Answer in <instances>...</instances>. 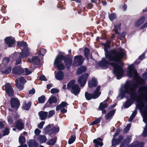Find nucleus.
Returning a JSON list of instances; mask_svg holds the SVG:
<instances>
[{
    "label": "nucleus",
    "instance_id": "40",
    "mask_svg": "<svg viewBox=\"0 0 147 147\" xmlns=\"http://www.w3.org/2000/svg\"><path fill=\"white\" fill-rule=\"evenodd\" d=\"M100 88V86H98L96 88L95 90L93 92L94 93L96 94V96H98V97L100 96L101 92H99Z\"/></svg>",
    "mask_w": 147,
    "mask_h": 147
},
{
    "label": "nucleus",
    "instance_id": "2",
    "mask_svg": "<svg viewBox=\"0 0 147 147\" xmlns=\"http://www.w3.org/2000/svg\"><path fill=\"white\" fill-rule=\"evenodd\" d=\"M102 44L104 45V50L105 53V57L107 59H109V61L120 63L121 59L125 55L123 49L120 48L119 51L114 49L108 51V49L110 48V46L105 44Z\"/></svg>",
    "mask_w": 147,
    "mask_h": 147
},
{
    "label": "nucleus",
    "instance_id": "43",
    "mask_svg": "<svg viewBox=\"0 0 147 147\" xmlns=\"http://www.w3.org/2000/svg\"><path fill=\"white\" fill-rule=\"evenodd\" d=\"M19 142L21 145H22L26 142V139L24 137L20 136L19 138Z\"/></svg>",
    "mask_w": 147,
    "mask_h": 147
},
{
    "label": "nucleus",
    "instance_id": "59",
    "mask_svg": "<svg viewBox=\"0 0 147 147\" xmlns=\"http://www.w3.org/2000/svg\"><path fill=\"white\" fill-rule=\"evenodd\" d=\"M35 92V89L34 88H32V90H30L29 91V94H33Z\"/></svg>",
    "mask_w": 147,
    "mask_h": 147
},
{
    "label": "nucleus",
    "instance_id": "10",
    "mask_svg": "<svg viewBox=\"0 0 147 147\" xmlns=\"http://www.w3.org/2000/svg\"><path fill=\"white\" fill-rule=\"evenodd\" d=\"M24 72V69L21 66H17L14 67L12 69V73L14 75H20Z\"/></svg>",
    "mask_w": 147,
    "mask_h": 147
},
{
    "label": "nucleus",
    "instance_id": "58",
    "mask_svg": "<svg viewBox=\"0 0 147 147\" xmlns=\"http://www.w3.org/2000/svg\"><path fill=\"white\" fill-rule=\"evenodd\" d=\"M145 55L144 53H143L141 55L139 56L138 57V59L140 60L141 61L142 60L144 59L145 58Z\"/></svg>",
    "mask_w": 147,
    "mask_h": 147
},
{
    "label": "nucleus",
    "instance_id": "36",
    "mask_svg": "<svg viewBox=\"0 0 147 147\" xmlns=\"http://www.w3.org/2000/svg\"><path fill=\"white\" fill-rule=\"evenodd\" d=\"M146 123V122H147V117L145 119L143 120ZM142 136L144 137H146L147 136V124H146V126L144 129L143 131Z\"/></svg>",
    "mask_w": 147,
    "mask_h": 147
},
{
    "label": "nucleus",
    "instance_id": "50",
    "mask_svg": "<svg viewBox=\"0 0 147 147\" xmlns=\"http://www.w3.org/2000/svg\"><path fill=\"white\" fill-rule=\"evenodd\" d=\"M59 92V90L58 89L53 88L51 89L50 92L52 94L58 93Z\"/></svg>",
    "mask_w": 147,
    "mask_h": 147
},
{
    "label": "nucleus",
    "instance_id": "12",
    "mask_svg": "<svg viewBox=\"0 0 147 147\" xmlns=\"http://www.w3.org/2000/svg\"><path fill=\"white\" fill-rule=\"evenodd\" d=\"M6 44L8 45L9 47H13L15 43V39L12 37H6L4 40Z\"/></svg>",
    "mask_w": 147,
    "mask_h": 147
},
{
    "label": "nucleus",
    "instance_id": "20",
    "mask_svg": "<svg viewBox=\"0 0 147 147\" xmlns=\"http://www.w3.org/2000/svg\"><path fill=\"white\" fill-rule=\"evenodd\" d=\"M56 71H55V76L56 79L59 80H63L64 78V74L63 71H58L57 73H56Z\"/></svg>",
    "mask_w": 147,
    "mask_h": 147
},
{
    "label": "nucleus",
    "instance_id": "48",
    "mask_svg": "<svg viewBox=\"0 0 147 147\" xmlns=\"http://www.w3.org/2000/svg\"><path fill=\"white\" fill-rule=\"evenodd\" d=\"M3 136L8 135L9 133V129L7 127H5V129L3 131Z\"/></svg>",
    "mask_w": 147,
    "mask_h": 147
},
{
    "label": "nucleus",
    "instance_id": "25",
    "mask_svg": "<svg viewBox=\"0 0 147 147\" xmlns=\"http://www.w3.org/2000/svg\"><path fill=\"white\" fill-rule=\"evenodd\" d=\"M79 67L77 70V74L78 75H80L82 74L83 73L85 72L87 70V68L86 67L81 65Z\"/></svg>",
    "mask_w": 147,
    "mask_h": 147
},
{
    "label": "nucleus",
    "instance_id": "11",
    "mask_svg": "<svg viewBox=\"0 0 147 147\" xmlns=\"http://www.w3.org/2000/svg\"><path fill=\"white\" fill-rule=\"evenodd\" d=\"M138 92L141 95L144 96L146 101H147V86L140 87L138 89Z\"/></svg>",
    "mask_w": 147,
    "mask_h": 147
},
{
    "label": "nucleus",
    "instance_id": "9",
    "mask_svg": "<svg viewBox=\"0 0 147 147\" xmlns=\"http://www.w3.org/2000/svg\"><path fill=\"white\" fill-rule=\"evenodd\" d=\"M11 107L12 108L17 110L20 106V101L18 98H13L10 102Z\"/></svg>",
    "mask_w": 147,
    "mask_h": 147
},
{
    "label": "nucleus",
    "instance_id": "64",
    "mask_svg": "<svg viewBox=\"0 0 147 147\" xmlns=\"http://www.w3.org/2000/svg\"><path fill=\"white\" fill-rule=\"evenodd\" d=\"M142 76L145 80H147V71L144 72Z\"/></svg>",
    "mask_w": 147,
    "mask_h": 147
},
{
    "label": "nucleus",
    "instance_id": "4",
    "mask_svg": "<svg viewBox=\"0 0 147 147\" xmlns=\"http://www.w3.org/2000/svg\"><path fill=\"white\" fill-rule=\"evenodd\" d=\"M106 57H103L101 60L98 63V65L100 67H106L107 68L109 65H110L113 67V73L116 77L117 79L118 80L120 79L124 73V70L122 66H120L118 65V63L115 62H109V61H107Z\"/></svg>",
    "mask_w": 147,
    "mask_h": 147
},
{
    "label": "nucleus",
    "instance_id": "54",
    "mask_svg": "<svg viewBox=\"0 0 147 147\" xmlns=\"http://www.w3.org/2000/svg\"><path fill=\"white\" fill-rule=\"evenodd\" d=\"M52 104H51L50 102L48 101L45 104L44 106V109L45 108L51 107L52 106Z\"/></svg>",
    "mask_w": 147,
    "mask_h": 147
},
{
    "label": "nucleus",
    "instance_id": "51",
    "mask_svg": "<svg viewBox=\"0 0 147 147\" xmlns=\"http://www.w3.org/2000/svg\"><path fill=\"white\" fill-rule=\"evenodd\" d=\"M19 82L21 83L24 84L26 82L25 79L24 77H21L18 78Z\"/></svg>",
    "mask_w": 147,
    "mask_h": 147
},
{
    "label": "nucleus",
    "instance_id": "13",
    "mask_svg": "<svg viewBox=\"0 0 147 147\" xmlns=\"http://www.w3.org/2000/svg\"><path fill=\"white\" fill-rule=\"evenodd\" d=\"M28 62L32 63L33 65H40V60L37 56H35L32 59H29L27 60Z\"/></svg>",
    "mask_w": 147,
    "mask_h": 147
},
{
    "label": "nucleus",
    "instance_id": "22",
    "mask_svg": "<svg viewBox=\"0 0 147 147\" xmlns=\"http://www.w3.org/2000/svg\"><path fill=\"white\" fill-rule=\"evenodd\" d=\"M48 113L47 112L41 111L38 112V115L41 120H45L47 117Z\"/></svg>",
    "mask_w": 147,
    "mask_h": 147
},
{
    "label": "nucleus",
    "instance_id": "38",
    "mask_svg": "<svg viewBox=\"0 0 147 147\" xmlns=\"http://www.w3.org/2000/svg\"><path fill=\"white\" fill-rule=\"evenodd\" d=\"M48 101L50 102L51 104L53 103H56L57 102V99L55 96H51L49 98Z\"/></svg>",
    "mask_w": 147,
    "mask_h": 147
},
{
    "label": "nucleus",
    "instance_id": "45",
    "mask_svg": "<svg viewBox=\"0 0 147 147\" xmlns=\"http://www.w3.org/2000/svg\"><path fill=\"white\" fill-rule=\"evenodd\" d=\"M59 127H56L54 126L51 129V131H52V132L50 133L49 135V136L51 135L53 133H57L59 131Z\"/></svg>",
    "mask_w": 147,
    "mask_h": 147
},
{
    "label": "nucleus",
    "instance_id": "16",
    "mask_svg": "<svg viewBox=\"0 0 147 147\" xmlns=\"http://www.w3.org/2000/svg\"><path fill=\"white\" fill-rule=\"evenodd\" d=\"M21 57L25 58L29 56L30 54V52L27 47H24V49L22 50V51L19 53Z\"/></svg>",
    "mask_w": 147,
    "mask_h": 147
},
{
    "label": "nucleus",
    "instance_id": "44",
    "mask_svg": "<svg viewBox=\"0 0 147 147\" xmlns=\"http://www.w3.org/2000/svg\"><path fill=\"white\" fill-rule=\"evenodd\" d=\"M17 45L20 47H22L24 46V47H27V44L26 42L24 41L18 42L17 43Z\"/></svg>",
    "mask_w": 147,
    "mask_h": 147
},
{
    "label": "nucleus",
    "instance_id": "18",
    "mask_svg": "<svg viewBox=\"0 0 147 147\" xmlns=\"http://www.w3.org/2000/svg\"><path fill=\"white\" fill-rule=\"evenodd\" d=\"M85 96L87 100H89L92 98L96 99L98 98V96H96L93 92V94L89 93L87 92H86L85 94Z\"/></svg>",
    "mask_w": 147,
    "mask_h": 147
},
{
    "label": "nucleus",
    "instance_id": "37",
    "mask_svg": "<svg viewBox=\"0 0 147 147\" xmlns=\"http://www.w3.org/2000/svg\"><path fill=\"white\" fill-rule=\"evenodd\" d=\"M102 119V117H100L97 118L94 121H93L90 124V125H97L100 122L101 120Z\"/></svg>",
    "mask_w": 147,
    "mask_h": 147
},
{
    "label": "nucleus",
    "instance_id": "33",
    "mask_svg": "<svg viewBox=\"0 0 147 147\" xmlns=\"http://www.w3.org/2000/svg\"><path fill=\"white\" fill-rule=\"evenodd\" d=\"M75 83V80H71L69 81L67 85V88L68 90H69L70 88L71 89V87L74 85Z\"/></svg>",
    "mask_w": 147,
    "mask_h": 147
},
{
    "label": "nucleus",
    "instance_id": "57",
    "mask_svg": "<svg viewBox=\"0 0 147 147\" xmlns=\"http://www.w3.org/2000/svg\"><path fill=\"white\" fill-rule=\"evenodd\" d=\"M136 142L137 147H144V143L143 142Z\"/></svg>",
    "mask_w": 147,
    "mask_h": 147
},
{
    "label": "nucleus",
    "instance_id": "23",
    "mask_svg": "<svg viewBox=\"0 0 147 147\" xmlns=\"http://www.w3.org/2000/svg\"><path fill=\"white\" fill-rule=\"evenodd\" d=\"M27 144L29 147H38L39 145L38 143L34 140H30Z\"/></svg>",
    "mask_w": 147,
    "mask_h": 147
},
{
    "label": "nucleus",
    "instance_id": "17",
    "mask_svg": "<svg viewBox=\"0 0 147 147\" xmlns=\"http://www.w3.org/2000/svg\"><path fill=\"white\" fill-rule=\"evenodd\" d=\"M22 120L21 119L18 120L15 124L16 127L19 131L22 130L24 127V124L22 122Z\"/></svg>",
    "mask_w": 147,
    "mask_h": 147
},
{
    "label": "nucleus",
    "instance_id": "53",
    "mask_svg": "<svg viewBox=\"0 0 147 147\" xmlns=\"http://www.w3.org/2000/svg\"><path fill=\"white\" fill-rule=\"evenodd\" d=\"M38 79L40 80L41 81H46L47 80L45 76L43 75H41L40 76Z\"/></svg>",
    "mask_w": 147,
    "mask_h": 147
},
{
    "label": "nucleus",
    "instance_id": "5",
    "mask_svg": "<svg viewBox=\"0 0 147 147\" xmlns=\"http://www.w3.org/2000/svg\"><path fill=\"white\" fill-rule=\"evenodd\" d=\"M120 129L119 128L116 129V131L113 135V138L112 140V146L115 147L120 143V147H126L131 142V138L130 136H127L123 139V136L121 135L119 136L117 138L115 137L118 136L120 133Z\"/></svg>",
    "mask_w": 147,
    "mask_h": 147
},
{
    "label": "nucleus",
    "instance_id": "1",
    "mask_svg": "<svg viewBox=\"0 0 147 147\" xmlns=\"http://www.w3.org/2000/svg\"><path fill=\"white\" fill-rule=\"evenodd\" d=\"M128 69L127 74L128 76L131 78L133 77L136 79V80L133 86H131L130 82L126 83L124 87V90L121 92V99L125 96V94H129L130 96L129 99L134 102L135 101L137 100L139 98V96L137 93L136 89L144 84V80L139 76L137 70L134 68L133 64L129 66Z\"/></svg>",
    "mask_w": 147,
    "mask_h": 147
},
{
    "label": "nucleus",
    "instance_id": "24",
    "mask_svg": "<svg viewBox=\"0 0 147 147\" xmlns=\"http://www.w3.org/2000/svg\"><path fill=\"white\" fill-rule=\"evenodd\" d=\"M145 16H142L135 22L134 24L135 26L136 27H138L141 26L143 23L145 21Z\"/></svg>",
    "mask_w": 147,
    "mask_h": 147
},
{
    "label": "nucleus",
    "instance_id": "41",
    "mask_svg": "<svg viewBox=\"0 0 147 147\" xmlns=\"http://www.w3.org/2000/svg\"><path fill=\"white\" fill-rule=\"evenodd\" d=\"M90 52V50L89 48L87 47H85L84 51V56L87 59H88V56Z\"/></svg>",
    "mask_w": 147,
    "mask_h": 147
},
{
    "label": "nucleus",
    "instance_id": "8",
    "mask_svg": "<svg viewBox=\"0 0 147 147\" xmlns=\"http://www.w3.org/2000/svg\"><path fill=\"white\" fill-rule=\"evenodd\" d=\"M88 76L89 74L88 73H85L79 77L78 82L80 84L81 87H83L85 85Z\"/></svg>",
    "mask_w": 147,
    "mask_h": 147
},
{
    "label": "nucleus",
    "instance_id": "7",
    "mask_svg": "<svg viewBox=\"0 0 147 147\" xmlns=\"http://www.w3.org/2000/svg\"><path fill=\"white\" fill-rule=\"evenodd\" d=\"M85 59V58L81 55H76L74 57L73 65L75 67L81 66Z\"/></svg>",
    "mask_w": 147,
    "mask_h": 147
},
{
    "label": "nucleus",
    "instance_id": "34",
    "mask_svg": "<svg viewBox=\"0 0 147 147\" xmlns=\"http://www.w3.org/2000/svg\"><path fill=\"white\" fill-rule=\"evenodd\" d=\"M51 125L49 124L46 127H45L43 129L45 134H47L49 133L51 131Z\"/></svg>",
    "mask_w": 147,
    "mask_h": 147
},
{
    "label": "nucleus",
    "instance_id": "26",
    "mask_svg": "<svg viewBox=\"0 0 147 147\" xmlns=\"http://www.w3.org/2000/svg\"><path fill=\"white\" fill-rule=\"evenodd\" d=\"M68 104L66 102L62 101L61 104L58 105L56 107V111H58L62 108H64L67 107Z\"/></svg>",
    "mask_w": 147,
    "mask_h": 147
},
{
    "label": "nucleus",
    "instance_id": "42",
    "mask_svg": "<svg viewBox=\"0 0 147 147\" xmlns=\"http://www.w3.org/2000/svg\"><path fill=\"white\" fill-rule=\"evenodd\" d=\"M56 142V139L55 137L51 139L49 141H48L47 143V144L50 145H54Z\"/></svg>",
    "mask_w": 147,
    "mask_h": 147
},
{
    "label": "nucleus",
    "instance_id": "62",
    "mask_svg": "<svg viewBox=\"0 0 147 147\" xmlns=\"http://www.w3.org/2000/svg\"><path fill=\"white\" fill-rule=\"evenodd\" d=\"M127 8V6L126 4L124 3L122 7V9L124 11H125Z\"/></svg>",
    "mask_w": 147,
    "mask_h": 147
},
{
    "label": "nucleus",
    "instance_id": "27",
    "mask_svg": "<svg viewBox=\"0 0 147 147\" xmlns=\"http://www.w3.org/2000/svg\"><path fill=\"white\" fill-rule=\"evenodd\" d=\"M116 110L113 109L108 113L105 116L106 120L109 119L110 117H112L114 115Z\"/></svg>",
    "mask_w": 147,
    "mask_h": 147
},
{
    "label": "nucleus",
    "instance_id": "32",
    "mask_svg": "<svg viewBox=\"0 0 147 147\" xmlns=\"http://www.w3.org/2000/svg\"><path fill=\"white\" fill-rule=\"evenodd\" d=\"M12 69L11 67L10 66H7L5 67L4 70H3L2 71V73L3 74H8L11 72Z\"/></svg>",
    "mask_w": 147,
    "mask_h": 147
},
{
    "label": "nucleus",
    "instance_id": "19",
    "mask_svg": "<svg viewBox=\"0 0 147 147\" xmlns=\"http://www.w3.org/2000/svg\"><path fill=\"white\" fill-rule=\"evenodd\" d=\"M102 140L103 139L100 137L94 139L93 142L95 144V147H99V146L102 147L103 145V143L102 142Z\"/></svg>",
    "mask_w": 147,
    "mask_h": 147
},
{
    "label": "nucleus",
    "instance_id": "30",
    "mask_svg": "<svg viewBox=\"0 0 147 147\" xmlns=\"http://www.w3.org/2000/svg\"><path fill=\"white\" fill-rule=\"evenodd\" d=\"M134 102L129 98L125 102L124 107L125 108H127L131 105Z\"/></svg>",
    "mask_w": 147,
    "mask_h": 147
},
{
    "label": "nucleus",
    "instance_id": "39",
    "mask_svg": "<svg viewBox=\"0 0 147 147\" xmlns=\"http://www.w3.org/2000/svg\"><path fill=\"white\" fill-rule=\"evenodd\" d=\"M76 139V137L75 134L71 135L70 138L69 139L68 141V143L70 144L73 143L75 141Z\"/></svg>",
    "mask_w": 147,
    "mask_h": 147
},
{
    "label": "nucleus",
    "instance_id": "3",
    "mask_svg": "<svg viewBox=\"0 0 147 147\" xmlns=\"http://www.w3.org/2000/svg\"><path fill=\"white\" fill-rule=\"evenodd\" d=\"M72 56L69 54L65 56L61 55H58L54 62V66L59 71L63 70L65 67L67 70L70 68L72 63Z\"/></svg>",
    "mask_w": 147,
    "mask_h": 147
},
{
    "label": "nucleus",
    "instance_id": "55",
    "mask_svg": "<svg viewBox=\"0 0 147 147\" xmlns=\"http://www.w3.org/2000/svg\"><path fill=\"white\" fill-rule=\"evenodd\" d=\"M25 74L26 75H28L32 73V71H30L28 68H25Z\"/></svg>",
    "mask_w": 147,
    "mask_h": 147
},
{
    "label": "nucleus",
    "instance_id": "52",
    "mask_svg": "<svg viewBox=\"0 0 147 147\" xmlns=\"http://www.w3.org/2000/svg\"><path fill=\"white\" fill-rule=\"evenodd\" d=\"M55 111L54 110H51L49 111V115H48V118H50L52 117L55 114Z\"/></svg>",
    "mask_w": 147,
    "mask_h": 147
},
{
    "label": "nucleus",
    "instance_id": "31",
    "mask_svg": "<svg viewBox=\"0 0 147 147\" xmlns=\"http://www.w3.org/2000/svg\"><path fill=\"white\" fill-rule=\"evenodd\" d=\"M31 102H29L28 103H25L22 105V109L24 110L28 111L29 110L31 107Z\"/></svg>",
    "mask_w": 147,
    "mask_h": 147
},
{
    "label": "nucleus",
    "instance_id": "28",
    "mask_svg": "<svg viewBox=\"0 0 147 147\" xmlns=\"http://www.w3.org/2000/svg\"><path fill=\"white\" fill-rule=\"evenodd\" d=\"M38 140L40 143H42L46 141L47 138L46 136L44 135H39L38 138Z\"/></svg>",
    "mask_w": 147,
    "mask_h": 147
},
{
    "label": "nucleus",
    "instance_id": "15",
    "mask_svg": "<svg viewBox=\"0 0 147 147\" xmlns=\"http://www.w3.org/2000/svg\"><path fill=\"white\" fill-rule=\"evenodd\" d=\"M121 24H119L117 25L114 26L113 30L115 32L116 34H118V38L120 40H121L122 38L125 37V36L123 35V33L120 34L118 32V30L120 29L121 28Z\"/></svg>",
    "mask_w": 147,
    "mask_h": 147
},
{
    "label": "nucleus",
    "instance_id": "6",
    "mask_svg": "<svg viewBox=\"0 0 147 147\" xmlns=\"http://www.w3.org/2000/svg\"><path fill=\"white\" fill-rule=\"evenodd\" d=\"M3 90H5V92L9 97L14 96V92L12 86L9 83H6L4 86L2 87Z\"/></svg>",
    "mask_w": 147,
    "mask_h": 147
},
{
    "label": "nucleus",
    "instance_id": "47",
    "mask_svg": "<svg viewBox=\"0 0 147 147\" xmlns=\"http://www.w3.org/2000/svg\"><path fill=\"white\" fill-rule=\"evenodd\" d=\"M45 100V97L44 95H42L38 98V101L39 103H44Z\"/></svg>",
    "mask_w": 147,
    "mask_h": 147
},
{
    "label": "nucleus",
    "instance_id": "46",
    "mask_svg": "<svg viewBox=\"0 0 147 147\" xmlns=\"http://www.w3.org/2000/svg\"><path fill=\"white\" fill-rule=\"evenodd\" d=\"M117 16L115 13H113L109 15V18L111 21H113L116 18Z\"/></svg>",
    "mask_w": 147,
    "mask_h": 147
},
{
    "label": "nucleus",
    "instance_id": "56",
    "mask_svg": "<svg viewBox=\"0 0 147 147\" xmlns=\"http://www.w3.org/2000/svg\"><path fill=\"white\" fill-rule=\"evenodd\" d=\"M45 123V122L43 121H42L38 125V127L40 129H42L43 128V126Z\"/></svg>",
    "mask_w": 147,
    "mask_h": 147
},
{
    "label": "nucleus",
    "instance_id": "63",
    "mask_svg": "<svg viewBox=\"0 0 147 147\" xmlns=\"http://www.w3.org/2000/svg\"><path fill=\"white\" fill-rule=\"evenodd\" d=\"M130 147H137L136 142L131 143L129 146Z\"/></svg>",
    "mask_w": 147,
    "mask_h": 147
},
{
    "label": "nucleus",
    "instance_id": "60",
    "mask_svg": "<svg viewBox=\"0 0 147 147\" xmlns=\"http://www.w3.org/2000/svg\"><path fill=\"white\" fill-rule=\"evenodd\" d=\"M137 109V107H136V109L134 111L131 115V116H132V117H135L136 116V115L137 114V111L136 110Z\"/></svg>",
    "mask_w": 147,
    "mask_h": 147
},
{
    "label": "nucleus",
    "instance_id": "14",
    "mask_svg": "<svg viewBox=\"0 0 147 147\" xmlns=\"http://www.w3.org/2000/svg\"><path fill=\"white\" fill-rule=\"evenodd\" d=\"M71 93L75 95L78 94L80 91V88L79 87L78 84H75L71 87V89L70 90Z\"/></svg>",
    "mask_w": 147,
    "mask_h": 147
},
{
    "label": "nucleus",
    "instance_id": "29",
    "mask_svg": "<svg viewBox=\"0 0 147 147\" xmlns=\"http://www.w3.org/2000/svg\"><path fill=\"white\" fill-rule=\"evenodd\" d=\"M15 82V85L17 88L20 90H23L24 88V84L20 83H19L17 79L16 80Z\"/></svg>",
    "mask_w": 147,
    "mask_h": 147
},
{
    "label": "nucleus",
    "instance_id": "49",
    "mask_svg": "<svg viewBox=\"0 0 147 147\" xmlns=\"http://www.w3.org/2000/svg\"><path fill=\"white\" fill-rule=\"evenodd\" d=\"M22 58L20 55L19 56L16 60V62L15 63V65H16L20 64L22 62Z\"/></svg>",
    "mask_w": 147,
    "mask_h": 147
},
{
    "label": "nucleus",
    "instance_id": "61",
    "mask_svg": "<svg viewBox=\"0 0 147 147\" xmlns=\"http://www.w3.org/2000/svg\"><path fill=\"white\" fill-rule=\"evenodd\" d=\"M41 132V130L39 129H36L34 131V133L36 135H38Z\"/></svg>",
    "mask_w": 147,
    "mask_h": 147
},
{
    "label": "nucleus",
    "instance_id": "21",
    "mask_svg": "<svg viewBox=\"0 0 147 147\" xmlns=\"http://www.w3.org/2000/svg\"><path fill=\"white\" fill-rule=\"evenodd\" d=\"M98 85V82L95 78H92L91 80L88 82V86L89 88L96 87Z\"/></svg>",
    "mask_w": 147,
    "mask_h": 147
},
{
    "label": "nucleus",
    "instance_id": "35",
    "mask_svg": "<svg viewBox=\"0 0 147 147\" xmlns=\"http://www.w3.org/2000/svg\"><path fill=\"white\" fill-rule=\"evenodd\" d=\"M108 106V104L107 103H103V102H101L98 107V109L100 110H102L105 109Z\"/></svg>",
    "mask_w": 147,
    "mask_h": 147
}]
</instances>
